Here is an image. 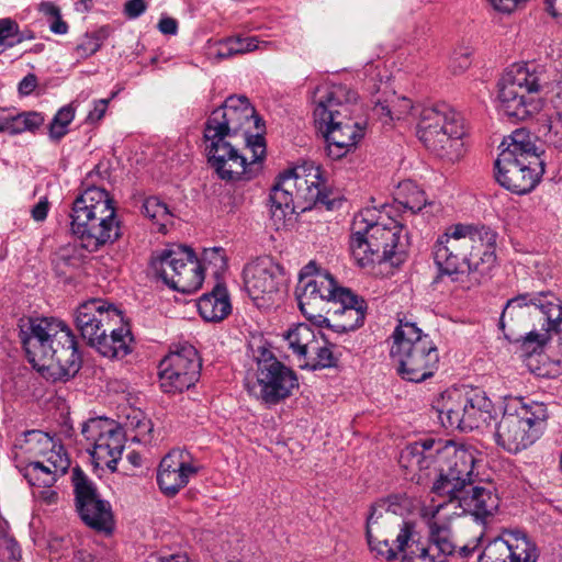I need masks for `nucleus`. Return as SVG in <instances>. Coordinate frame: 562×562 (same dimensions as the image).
<instances>
[{
    "mask_svg": "<svg viewBox=\"0 0 562 562\" xmlns=\"http://www.w3.org/2000/svg\"><path fill=\"white\" fill-rule=\"evenodd\" d=\"M495 233L486 226L457 223L438 236L432 255L439 277L458 281L467 273L476 283L487 279L495 267Z\"/></svg>",
    "mask_w": 562,
    "mask_h": 562,
    "instance_id": "1",
    "label": "nucleus"
},
{
    "mask_svg": "<svg viewBox=\"0 0 562 562\" xmlns=\"http://www.w3.org/2000/svg\"><path fill=\"white\" fill-rule=\"evenodd\" d=\"M29 362L54 381H66L80 370L81 356L71 329L53 317L29 318L20 326Z\"/></svg>",
    "mask_w": 562,
    "mask_h": 562,
    "instance_id": "2",
    "label": "nucleus"
},
{
    "mask_svg": "<svg viewBox=\"0 0 562 562\" xmlns=\"http://www.w3.org/2000/svg\"><path fill=\"white\" fill-rule=\"evenodd\" d=\"M480 453L470 446L425 439L406 446L400 454V464L409 471L434 468L438 479L432 491L439 496L456 495L473 483Z\"/></svg>",
    "mask_w": 562,
    "mask_h": 562,
    "instance_id": "3",
    "label": "nucleus"
},
{
    "mask_svg": "<svg viewBox=\"0 0 562 562\" xmlns=\"http://www.w3.org/2000/svg\"><path fill=\"white\" fill-rule=\"evenodd\" d=\"M314 122L326 142V153L340 159L353 150L364 136L367 123L361 116L358 94L344 85L317 89Z\"/></svg>",
    "mask_w": 562,
    "mask_h": 562,
    "instance_id": "4",
    "label": "nucleus"
},
{
    "mask_svg": "<svg viewBox=\"0 0 562 562\" xmlns=\"http://www.w3.org/2000/svg\"><path fill=\"white\" fill-rule=\"evenodd\" d=\"M389 206H368L357 213L351 224L350 251L358 266L391 261L405 251L404 226L389 215Z\"/></svg>",
    "mask_w": 562,
    "mask_h": 562,
    "instance_id": "5",
    "label": "nucleus"
},
{
    "mask_svg": "<svg viewBox=\"0 0 562 562\" xmlns=\"http://www.w3.org/2000/svg\"><path fill=\"white\" fill-rule=\"evenodd\" d=\"M270 213L277 229L288 226L294 214L327 203L321 167L304 162L281 173L270 192Z\"/></svg>",
    "mask_w": 562,
    "mask_h": 562,
    "instance_id": "6",
    "label": "nucleus"
},
{
    "mask_svg": "<svg viewBox=\"0 0 562 562\" xmlns=\"http://www.w3.org/2000/svg\"><path fill=\"white\" fill-rule=\"evenodd\" d=\"M70 228L82 248L97 251L120 236V223L109 193L90 187L76 198L70 214Z\"/></svg>",
    "mask_w": 562,
    "mask_h": 562,
    "instance_id": "7",
    "label": "nucleus"
},
{
    "mask_svg": "<svg viewBox=\"0 0 562 562\" xmlns=\"http://www.w3.org/2000/svg\"><path fill=\"white\" fill-rule=\"evenodd\" d=\"M453 505L429 506L423 512V518L428 527V540L422 542L414 528L403 531L398 539V553L402 562H448L456 552V541L452 532Z\"/></svg>",
    "mask_w": 562,
    "mask_h": 562,
    "instance_id": "8",
    "label": "nucleus"
},
{
    "mask_svg": "<svg viewBox=\"0 0 562 562\" xmlns=\"http://www.w3.org/2000/svg\"><path fill=\"white\" fill-rule=\"evenodd\" d=\"M547 83L546 71L536 65L510 66L497 83L498 112L517 121L533 116L543 108L538 94Z\"/></svg>",
    "mask_w": 562,
    "mask_h": 562,
    "instance_id": "9",
    "label": "nucleus"
},
{
    "mask_svg": "<svg viewBox=\"0 0 562 562\" xmlns=\"http://www.w3.org/2000/svg\"><path fill=\"white\" fill-rule=\"evenodd\" d=\"M391 359L402 379L419 383L432 376L438 368L439 352L428 334L413 322L400 319L392 336Z\"/></svg>",
    "mask_w": 562,
    "mask_h": 562,
    "instance_id": "10",
    "label": "nucleus"
},
{
    "mask_svg": "<svg viewBox=\"0 0 562 562\" xmlns=\"http://www.w3.org/2000/svg\"><path fill=\"white\" fill-rule=\"evenodd\" d=\"M542 315L541 330H530L524 345H536L532 351L541 348L548 340L550 331H557L562 323V301L551 291L518 294L507 301L499 318V327L504 330L519 326L528 317Z\"/></svg>",
    "mask_w": 562,
    "mask_h": 562,
    "instance_id": "11",
    "label": "nucleus"
},
{
    "mask_svg": "<svg viewBox=\"0 0 562 562\" xmlns=\"http://www.w3.org/2000/svg\"><path fill=\"white\" fill-rule=\"evenodd\" d=\"M547 419L548 409L543 403L516 400L506 406L496 424L495 442L508 453H518L541 436Z\"/></svg>",
    "mask_w": 562,
    "mask_h": 562,
    "instance_id": "12",
    "label": "nucleus"
},
{
    "mask_svg": "<svg viewBox=\"0 0 562 562\" xmlns=\"http://www.w3.org/2000/svg\"><path fill=\"white\" fill-rule=\"evenodd\" d=\"M260 119L256 115L254 106L244 97H228L224 104L214 110L205 124L204 134L211 137L231 138L243 134L247 146L252 153V161H262L266 156L265 138L252 130L259 128Z\"/></svg>",
    "mask_w": 562,
    "mask_h": 562,
    "instance_id": "13",
    "label": "nucleus"
},
{
    "mask_svg": "<svg viewBox=\"0 0 562 562\" xmlns=\"http://www.w3.org/2000/svg\"><path fill=\"white\" fill-rule=\"evenodd\" d=\"M417 135L431 153L442 159L456 161L462 156V120L446 103L425 106L422 110Z\"/></svg>",
    "mask_w": 562,
    "mask_h": 562,
    "instance_id": "14",
    "label": "nucleus"
},
{
    "mask_svg": "<svg viewBox=\"0 0 562 562\" xmlns=\"http://www.w3.org/2000/svg\"><path fill=\"white\" fill-rule=\"evenodd\" d=\"M256 371L245 378L247 391L268 405H274L290 397L299 387L296 373L266 348L256 355Z\"/></svg>",
    "mask_w": 562,
    "mask_h": 562,
    "instance_id": "15",
    "label": "nucleus"
},
{
    "mask_svg": "<svg viewBox=\"0 0 562 562\" xmlns=\"http://www.w3.org/2000/svg\"><path fill=\"white\" fill-rule=\"evenodd\" d=\"M441 425L446 428L469 431L488 425L493 404L482 391L462 393L446 391L434 405Z\"/></svg>",
    "mask_w": 562,
    "mask_h": 562,
    "instance_id": "16",
    "label": "nucleus"
},
{
    "mask_svg": "<svg viewBox=\"0 0 562 562\" xmlns=\"http://www.w3.org/2000/svg\"><path fill=\"white\" fill-rule=\"evenodd\" d=\"M153 269L171 289L192 293L201 288L204 273L193 250L176 245L151 259Z\"/></svg>",
    "mask_w": 562,
    "mask_h": 562,
    "instance_id": "17",
    "label": "nucleus"
},
{
    "mask_svg": "<svg viewBox=\"0 0 562 562\" xmlns=\"http://www.w3.org/2000/svg\"><path fill=\"white\" fill-rule=\"evenodd\" d=\"M415 525L404 520L392 509L387 499L380 501L371 506L367 518V540L371 551L378 557L391 561L398 553L400 535L406 529L413 532Z\"/></svg>",
    "mask_w": 562,
    "mask_h": 562,
    "instance_id": "18",
    "label": "nucleus"
},
{
    "mask_svg": "<svg viewBox=\"0 0 562 562\" xmlns=\"http://www.w3.org/2000/svg\"><path fill=\"white\" fill-rule=\"evenodd\" d=\"M200 371L201 361L196 349L191 345L178 346L159 363L160 387L165 393H181L196 383Z\"/></svg>",
    "mask_w": 562,
    "mask_h": 562,
    "instance_id": "19",
    "label": "nucleus"
},
{
    "mask_svg": "<svg viewBox=\"0 0 562 562\" xmlns=\"http://www.w3.org/2000/svg\"><path fill=\"white\" fill-rule=\"evenodd\" d=\"M340 290L344 288L338 286L329 273H316L310 279H299L295 290L299 308L308 321L323 327L325 313Z\"/></svg>",
    "mask_w": 562,
    "mask_h": 562,
    "instance_id": "20",
    "label": "nucleus"
},
{
    "mask_svg": "<svg viewBox=\"0 0 562 562\" xmlns=\"http://www.w3.org/2000/svg\"><path fill=\"white\" fill-rule=\"evenodd\" d=\"M71 481L75 492L77 512L90 528L110 533L113 530V514L109 502L102 499L85 472L72 469Z\"/></svg>",
    "mask_w": 562,
    "mask_h": 562,
    "instance_id": "21",
    "label": "nucleus"
},
{
    "mask_svg": "<svg viewBox=\"0 0 562 562\" xmlns=\"http://www.w3.org/2000/svg\"><path fill=\"white\" fill-rule=\"evenodd\" d=\"M207 160L217 177L227 182L249 180L252 178V167L260 161H248L238 148L225 137H211L204 134Z\"/></svg>",
    "mask_w": 562,
    "mask_h": 562,
    "instance_id": "22",
    "label": "nucleus"
},
{
    "mask_svg": "<svg viewBox=\"0 0 562 562\" xmlns=\"http://www.w3.org/2000/svg\"><path fill=\"white\" fill-rule=\"evenodd\" d=\"M122 322L121 312L111 303L102 299H91L80 304L75 313V323L81 337L89 346H98L101 350L110 352L98 337L106 334L112 326Z\"/></svg>",
    "mask_w": 562,
    "mask_h": 562,
    "instance_id": "23",
    "label": "nucleus"
},
{
    "mask_svg": "<svg viewBox=\"0 0 562 562\" xmlns=\"http://www.w3.org/2000/svg\"><path fill=\"white\" fill-rule=\"evenodd\" d=\"M82 435L92 445L91 456L98 464L115 470L124 450V432L114 420L92 418L82 426Z\"/></svg>",
    "mask_w": 562,
    "mask_h": 562,
    "instance_id": "24",
    "label": "nucleus"
},
{
    "mask_svg": "<svg viewBox=\"0 0 562 562\" xmlns=\"http://www.w3.org/2000/svg\"><path fill=\"white\" fill-rule=\"evenodd\" d=\"M244 282L251 300L263 306L279 292L283 283V270L270 257H261L244 268Z\"/></svg>",
    "mask_w": 562,
    "mask_h": 562,
    "instance_id": "25",
    "label": "nucleus"
},
{
    "mask_svg": "<svg viewBox=\"0 0 562 562\" xmlns=\"http://www.w3.org/2000/svg\"><path fill=\"white\" fill-rule=\"evenodd\" d=\"M495 167L497 182L517 194L530 192L544 171L542 160L513 159L509 155L498 157Z\"/></svg>",
    "mask_w": 562,
    "mask_h": 562,
    "instance_id": "26",
    "label": "nucleus"
},
{
    "mask_svg": "<svg viewBox=\"0 0 562 562\" xmlns=\"http://www.w3.org/2000/svg\"><path fill=\"white\" fill-rule=\"evenodd\" d=\"M367 302L344 288L325 313V327L337 333L355 330L363 325L367 315Z\"/></svg>",
    "mask_w": 562,
    "mask_h": 562,
    "instance_id": "27",
    "label": "nucleus"
},
{
    "mask_svg": "<svg viewBox=\"0 0 562 562\" xmlns=\"http://www.w3.org/2000/svg\"><path fill=\"white\" fill-rule=\"evenodd\" d=\"M538 549L524 533L507 532L484 548L479 562H536Z\"/></svg>",
    "mask_w": 562,
    "mask_h": 562,
    "instance_id": "28",
    "label": "nucleus"
},
{
    "mask_svg": "<svg viewBox=\"0 0 562 562\" xmlns=\"http://www.w3.org/2000/svg\"><path fill=\"white\" fill-rule=\"evenodd\" d=\"M70 464L65 447L55 441V447L46 449L41 459L29 461L21 472L30 485L48 486L55 485L68 472Z\"/></svg>",
    "mask_w": 562,
    "mask_h": 562,
    "instance_id": "29",
    "label": "nucleus"
},
{
    "mask_svg": "<svg viewBox=\"0 0 562 562\" xmlns=\"http://www.w3.org/2000/svg\"><path fill=\"white\" fill-rule=\"evenodd\" d=\"M453 505V521L462 514H470L477 519H485L492 516L498 508V497L490 488L474 486L471 483L462 492L448 496V501L437 506Z\"/></svg>",
    "mask_w": 562,
    "mask_h": 562,
    "instance_id": "30",
    "label": "nucleus"
},
{
    "mask_svg": "<svg viewBox=\"0 0 562 562\" xmlns=\"http://www.w3.org/2000/svg\"><path fill=\"white\" fill-rule=\"evenodd\" d=\"M196 473L198 467L192 463L191 454L176 449L162 458L158 468L157 482L165 495L175 496Z\"/></svg>",
    "mask_w": 562,
    "mask_h": 562,
    "instance_id": "31",
    "label": "nucleus"
},
{
    "mask_svg": "<svg viewBox=\"0 0 562 562\" xmlns=\"http://www.w3.org/2000/svg\"><path fill=\"white\" fill-rule=\"evenodd\" d=\"M200 315L206 322H221L232 311L225 285L217 283L210 293L203 294L198 301Z\"/></svg>",
    "mask_w": 562,
    "mask_h": 562,
    "instance_id": "32",
    "label": "nucleus"
},
{
    "mask_svg": "<svg viewBox=\"0 0 562 562\" xmlns=\"http://www.w3.org/2000/svg\"><path fill=\"white\" fill-rule=\"evenodd\" d=\"M504 147L498 157L509 155L513 159L542 160L537 153L531 134L525 128L515 130L502 142Z\"/></svg>",
    "mask_w": 562,
    "mask_h": 562,
    "instance_id": "33",
    "label": "nucleus"
},
{
    "mask_svg": "<svg viewBox=\"0 0 562 562\" xmlns=\"http://www.w3.org/2000/svg\"><path fill=\"white\" fill-rule=\"evenodd\" d=\"M552 112L542 124L544 140L554 148H562V78L555 82L551 98Z\"/></svg>",
    "mask_w": 562,
    "mask_h": 562,
    "instance_id": "34",
    "label": "nucleus"
},
{
    "mask_svg": "<svg viewBox=\"0 0 562 562\" xmlns=\"http://www.w3.org/2000/svg\"><path fill=\"white\" fill-rule=\"evenodd\" d=\"M55 447V440L41 430H29L16 439L14 448L16 456H26L30 461L38 460L46 449Z\"/></svg>",
    "mask_w": 562,
    "mask_h": 562,
    "instance_id": "35",
    "label": "nucleus"
},
{
    "mask_svg": "<svg viewBox=\"0 0 562 562\" xmlns=\"http://www.w3.org/2000/svg\"><path fill=\"white\" fill-rule=\"evenodd\" d=\"M270 44V42L259 41L256 36H233L216 44L215 57L225 59L235 55L248 54L256 49H267Z\"/></svg>",
    "mask_w": 562,
    "mask_h": 562,
    "instance_id": "36",
    "label": "nucleus"
},
{
    "mask_svg": "<svg viewBox=\"0 0 562 562\" xmlns=\"http://www.w3.org/2000/svg\"><path fill=\"white\" fill-rule=\"evenodd\" d=\"M99 341L110 349V352L101 350L98 346H91L100 355L106 358H123L130 353V344L132 341L131 331L126 326H112L106 334L98 337Z\"/></svg>",
    "mask_w": 562,
    "mask_h": 562,
    "instance_id": "37",
    "label": "nucleus"
},
{
    "mask_svg": "<svg viewBox=\"0 0 562 562\" xmlns=\"http://www.w3.org/2000/svg\"><path fill=\"white\" fill-rule=\"evenodd\" d=\"M288 347L299 358L307 360L311 356V348L317 338L315 331L306 324L292 326L284 336Z\"/></svg>",
    "mask_w": 562,
    "mask_h": 562,
    "instance_id": "38",
    "label": "nucleus"
},
{
    "mask_svg": "<svg viewBox=\"0 0 562 562\" xmlns=\"http://www.w3.org/2000/svg\"><path fill=\"white\" fill-rule=\"evenodd\" d=\"M413 110V103L405 97H393L389 101L381 102L378 100L374 104V113L383 120L384 123H389L393 120H401L406 117Z\"/></svg>",
    "mask_w": 562,
    "mask_h": 562,
    "instance_id": "39",
    "label": "nucleus"
},
{
    "mask_svg": "<svg viewBox=\"0 0 562 562\" xmlns=\"http://www.w3.org/2000/svg\"><path fill=\"white\" fill-rule=\"evenodd\" d=\"M395 200L413 213L422 211L426 205L425 192L411 180L400 183Z\"/></svg>",
    "mask_w": 562,
    "mask_h": 562,
    "instance_id": "40",
    "label": "nucleus"
},
{
    "mask_svg": "<svg viewBox=\"0 0 562 562\" xmlns=\"http://www.w3.org/2000/svg\"><path fill=\"white\" fill-rule=\"evenodd\" d=\"M304 362L301 367H311L313 370L325 369L335 367L337 358L334 356L331 347L321 336L316 338L314 347L311 348V356Z\"/></svg>",
    "mask_w": 562,
    "mask_h": 562,
    "instance_id": "41",
    "label": "nucleus"
},
{
    "mask_svg": "<svg viewBox=\"0 0 562 562\" xmlns=\"http://www.w3.org/2000/svg\"><path fill=\"white\" fill-rule=\"evenodd\" d=\"M143 213L158 225L159 232H162L171 220L168 206L156 196L147 198L144 201Z\"/></svg>",
    "mask_w": 562,
    "mask_h": 562,
    "instance_id": "42",
    "label": "nucleus"
},
{
    "mask_svg": "<svg viewBox=\"0 0 562 562\" xmlns=\"http://www.w3.org/2000/svg\"><path fill=\"white\" fill-rule=\"evenodd\" d=\"M44 123V117L37 112H25L16 116H8V133L20 134L25 131H34Z\"/></svg>",
    "mask_w": 562,
    "mask_h": 562,
    "instance_id": "43",
    "label": "nucleus"
},
{
    "mask_svg": "<svg viewBox=\"0 0 562 562\" xmlns=\"http://www.w3.org/2000/svg\"><path fill=\"white\" fill-rule=\"evenodd\" d=\"M33 38L32 35L24 36L20 32L18 22L11 18L0 19V46L11 48L24 40Z\"/></svg>",
    "mask_w": 562,
    "mask_h": 562,
    "instance_id": "44",
    "label": "nucleus"
},
{
    "mask_svg": "<svg viewBox=\"0 0 562 562\" xmlns=\"http://www.w3.org/2000/svg\"><path fill=\"white\" fill-rule=\"evenodd\" d=\"M74 110L70 106L61 108L54 116L49 125L50 138L58 140L67 133V126L74 120Z\"/></svg>",
    "mask_w": 562,
    "mask_h": 562,
    "instance_id": "45",
    "label": "nucleus"
},
{
    "mask_svg": "<svg viewBox=\"0 0 562 562\" xmlns=\"http://www.w3.org/2000/svg\"><path fill=\"white\" fill-rule=\"evenodd\" d=\"M200 263L202 271L204 269H213V273L217 274L225 268V256L220 248L204 249Z\"/></svg>",
    "mask_w": 562,
    "mask_h": 562,
    "instance_id": "46",
    "label": "nucleus"
},
{
    "mask_svg": "<svg viewBox=\"0 0 562 562\" xmlns=\"http://www.w3.org/2000/svg\"><path fill=\"white\" fill-rule=\"evenodd\" d=\"M31 486L34 488V491H33L34 496L38 501L43 502L44 504L53 505L58 502V493L52 488L54 485H48V486L31 485Z\"/></svg>",
    "mask_w": 562,
    "mask_h": 562,
    "instance_id": "47",
    "label": "nucleus"
},
{
    "mask_svg": "<svg viewBox=\"0 0 562 562\" xmlns=\"http://www.w3.org/2000/svg\"><path fill=\"white\" fill-rule=\"evenodd\" d=\"M100 48V43L97 37L86 36L77 46L76 52L79 57L87 58Z\"/></svg>",
    "mask_w": 562,
    "mask_h": 562,
    "instance_id": "48",
    "label": "nucleus"
},
{
    "mask_svg": "<svg viewBox=\"0 0 562 562\" xmlns=\"http://www.w3.org/2000/svg\"><path fill=\"white\" fill-rule=\"evenodd\" d=\"M147 9L145 0H128L124 5V13L130 19H136Z\"/></svg>",
    "mask_w": 562,
    "mask_h": 562,
    "instance_id": "49",
    "label": "nucleus"
},
{
    "mask_svg": "<svg viewBox=\"0 0 562 562\" xmlns=\"http://www.w3.org/2000/svg\"><path fill=\"white\" fill-rule=\"evenodd\" d=\"M109 101V99L94 101L93 109L88 113L87 121L91 123L100 121L106 112Z\"/></svg>",
    "mask_w": 562,
    "mask_h": 562,
    "instance_id": "50",
    "label": "nucleus"
},
{
    "mask_svg": "<svg viewBox=\"0 0 562 562\" xmlns=\"http://www.w3.org/2000/svg\"><path fill=\"white\" fill-rule=\"evenodd\" d=\"M37 86V78L33 74L26 75L19 83V91L22 94H30Z\"/></svg>",
    "mask_w": 562,
    "mask_h": 562,
    "instance_id": "51",
    "label": "nucleus"
},
{
    "mask_svg": "<svg viewBox=\"0 0 562 562\" xmlns=\"http://www.w3.org/2000/svg\"><path fill=\"white\" fill-rule=\"evenodd\" d=\"M158 29L162 34L173 35L178 31V24L172 18H164L159 21Z\"/></svg>",
    "mask_w": 562,
    "mask_h": 562,
    "instance_id": "52",
    "label": "nucleus"
},
{
    "mask_svg": "<svg viewBox=\"0 0 562 562\" xmlns=\"http://www.w3.org/2000/svg\"><path fill=\"white\" fill-rule=\"evenodd\" d=\"M32 217L37 221H44L48 213V202L46 200H41L37 204H35L32 209Z\"/></svg>",
    "mask_w": 562,
    "mask_h": 562,
    "instance_id": "53",
    "label": "nucleus"
},
{
    "mask_svg": "<svg viewBox=\"0 0 562 562\" xmlns=\"http://www.w3.org/2000/svg\"><path fill=\"white\" fill-rule=\"evenodd\" d=\"M49 29L55 34H66L68 31V25L63 21L61 14H59L50 21Z\"/></svg>",
    "mask_w": 562,
    "mask_h": 562,
    "instance_id": "54",
    "label": "nucleus"
},
{
    "mask_svg": "<svg viewBox=\"0 0 562 562\" xmlns=\"http://www.w3.org/2000/svg\"><path fill=\"white\" fill-rule=\"evenodd\" d=\"M452 63V67L456 72H462L471 64L468 54H461L459 57H454Z\"/></svg>",
    "mask_w": 562,
    "mask_h": 562,
    "instance_id": "55",
    "label": "nucleus"
},
{
    "mask_svg": "<svg viewBox=\"0 0 562 562\" xmlns=\"http://www.w3.org/2000/svg\"><path fill=\"white\" fill-rule=\"evenodd\" d=\"M41 11L49 19H54L60 14L59 8L53 2H44L41 4Z\"/></svg>",
    "mask_w": 562,
    "mask_h": 562,
    "instance_id": "56",
    "label": "nucleus"
},
{
    "mask_svg": "<svg viewBox=\"0 0 562 562\" xmlns=\"http://www.w3.org/2000/svg\"><path fill=\"white\" fill-rule=\"evenodd\" d=\"M148 562H189L188 557L173 554L169 557H151Z\"/></svg>",
    "mask_w": 562,
    "mask_h": 562,
    "instance_id": "57",
    "label": "nucleus"
},
{
    "mask_svg": "<svg viewBox=\"0 0 562 562\" xmlns=\"http://www.w3.org/2000/svg\"><path fill=\"white\" fill-rule=\"evenodd\" d=\"M316 273H322V272L318 271L316 263L311 261L305 267H303V269L300 272L299 279H302V278L310 279V278L314 277Z\"/></svg>",
    "mask_w": 562,
    "mask_h": 562,
    "instance_id": "58",
    "label": "nucleus"
},
{
    "mask_svg": "<svg viewBox=\"0 0 562 562\" xmlns=\"http://www.w3.org/2000/svg\"><path fill=\"white\" fill-rule=\"evenodd\" d=\"M547 4L553 16H562V0H547Z\"/></svg>",
    "mask_w": 562,
    "mask_h": 562,
    "instance_id": "59",
    "label": "nucleus"
},
{
    "mask_svg": "<svg viewBox=\"0 0 562 562\" xmlns=\"http://www.w3.org/2000/svg\"><path fill=\"white\" fill-rule=\"evenodd\" d=\"M74 562H98L91 553L85 550H78L74 555Z\"/></svg>",
    "mask_w": 562,
    "mask_h": 562,
    "instance_id": "60",
    "label": "nucleus"
},
{
    "mask_svg": "<svg viewBox=\"0 0 562 562\" xmlns=\"http://www.w3.org/2000/svg\"><path fill=\"white\" fill-rule=\"evenodd\" d=\"M135 427L139 430V435H144L151 430L150 422L147 419L138 420Z\"/></svg>",
    "mask_w": 562,
    "mask_h": 562,
    "instance_id": "61",
    "label": "nucleus"
},
{
    "mask_svg": "<svg viewBox=\"0 0 562 562\" xmlns=\"http://www.w3.org/2000/svg\"><path fill=\"white\" fill-rule=\"evenodd\" d=\"M8 544L11 550L12 559H18L20 557V549L18 547V543L13 540H9Z\"/></svg>",
    "mask_w": 562,
    "mask_h": 562,
    "instance_id": "62",
    "label": "nucleus"
},
{
    "mask_svg": "<svg viewBox=\"0 0 562 562\" xmlns=\"http://www.w3.org/2000/svg\"><path fill=\"white\" fill-rule=\"evenodd\" d=\"M2 113H3V111L0 110V132L8 133V128H10L8 126V116H3Z\"/></svg>",
    "mask_w": 562,
    "mask_h": 562,
    "instance_id": "63",
    "label": "nucleus"
},
{
    "mask_svg": "<svg viewBox=\"0 0 562 562\" xmlns=\"http://www.w3.org/2000/svg\"><path fill=\"white\" fill-rule=\"evenodd\" d=\"M94 0H80V4L86 9L89 10L92 5V2Z\"/></svg>",
    "mask_w": 562,
    "mask_h": 562,
    "instance_id": "64",
    "label": "nucleus"
}]
</instances>
